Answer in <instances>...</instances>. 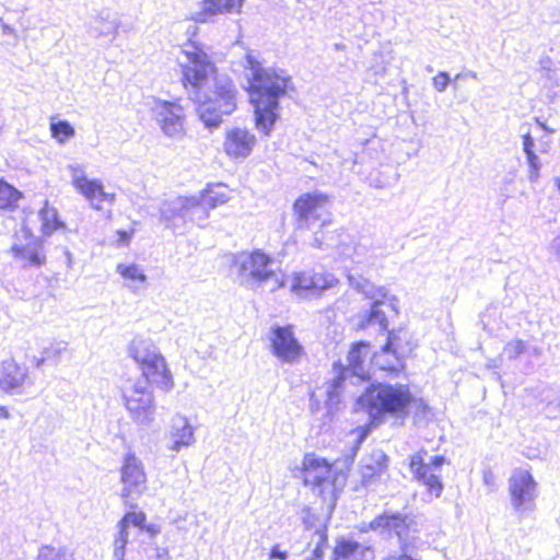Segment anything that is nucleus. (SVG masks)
<instances>
[{
	"instance_id": "2f4dec72",
	"label": "nucleus",
	"mask_w": 560,
	"mask_h": 560,
	"mask_svg": "<svg viewBox=\"0 0 560 560\" xmlns=\"http://www.w3.org/2000/svg\"><path fill=\"white\" fill-rule=\"evenodd\" d=\"M360 548V544L352 540L341 539L334 549V560H348Z\"/></svg>"
},
{
	"instance_id": "37998d69",
	"label": "nucleus",
	"mask_w": 560,
	"mask_h": 560,
	"mask_svg": "<svg viewBox=\"0 0 560 560\" xmlns=\"http://www.w3.org/2000/svg\"><path fill=\"white\" fill-rule=\"evenodd\" d=\"M483 483L491 490L495 488V477L490 469L483 471Z\"/></svg>"
},
{
	"instance_id": "5701e85b",
	"label": "nucleus",
	"mask_w": 560,
	"mask_h": 560,
	"mask_svg": "<svg viewBox=\"0 0 560 560\" xmlns=\"http://www.w3.org/2000/svg\"><path fill=\"white\" fill-rule=\"evenodd\" d=\"M40 231L43 235H51L58 231H65L66 223L60 219L58 210L47 200L38 211Z\"/></svg>"
},
{
	"instance_id": "0eeeda50",
	"label": "nucleus",
	"mask_w": 560,
	"mask_h": 560,
	"mask_svg": "<svg viewBox=\"0 0 560 560\" xmlns=\"http://www.w3.org/2000/svg\"><path fill=\"white\" fill-rule=\"evenodd\" d=\"M331 197L323 191L313 190L299 195L292 203V213L301 228L319 223L320 228L331 223Z\"/></svg>"
},
{
	"instance_id": "c9c22d12",
	"label": "nucleus",
	"mask_w": 560,
	"mask_h": 560,
	"mask_svg": "<svg viewBox=\"0 0 560 560\" xmlns=\"http://www.w3.org/2000/svg\"><path fill=\"white\" fill-rule=\"evenodd\" d=\"M526 342L516 339L508 342L503 349V354H505L510 360H514L518 358L522 353L526 351Z\"/></svg>"
},
{
	"instance_id": "864d4df0",
	"label": "nucleus",
	"mask_w": 560,
	"mask_h": 560,
	"mask_svg": "<svg viewBox=\"0 0 560 560\" xmlns=\"http://www.w3.org/2000/svg\"><path fill=\"white\" fill-rule=\"evenodd\" d=\"M557 182H558V188L560 190V178Z\"/></svg>"
},
{
	"instance_id": "f8f14e48",
	"label": "nucleus",
	"mask_w": 560,
	"mask_h": 560,
	"mask_svg": "<svg viewBox=\"0 0 560 560\" xmlns=\"http://www.w3.org/2000/svg\"><path fill=\"white\" fill-rule=\"evenodd\" d=\"M511 504L518 513L533 511L538 495L537 482L533 475L522 468L512 471L509 478Z\"/></svg>"
},
{
	"instance_id": "9d476101",
	"label": "nucleus",
	"mask_w": 560,
	"mask_h": 560,
	"mask_svg": "<svg viewBox=\"0 0 560 560\" xmlns=\"http://www.w3.org/2000/svg\"><path fill=\"white\" fill-rule=\"evenodd\" d=\"M236 89L231 80L215 79L209 93L201 96L198 101V114L207 126H217L220 122V115L209 110L208 103H212L224 112H230L235 107Z\"/></svg>"
},
{
	"instance_id": "a18cd8bd",
	"label": "nucleus",
	"mask_w": 560,
	"mask_h": 560,
	"mask_svg": "<svg viewBox=\"0 0 560 560\" xmlns=\"http://www.w3.org/2000/svg\"><path fill=\"white\" fill-rule=\"evenodd\" d=\"M10 417V412L5 406H0V419H8Z\"/></svg>"
},
{
	"instance_id": "603ef678",
	"label": "nucleus",
	"mask_w": 560,
	"mask_h": 560,
	"mask_svg": "<svg viewBox=\"0 0 560 560\" xmlns=\"http://www.w3.org/2000/svg\"><path fill=\"white\" fill-rule=\"evenodd\" d=\"M460 77H462L460 74H457L455 78V81L458 80Z\"/></svg>"
},
{
	"instance_id": "de8ad7c7",
	"label": "nucleus",
	"mask_w": 560,
	"mask_h": 560,
	"mask_svg": "<svg viewBox=\"0 0 560 560\" xmlns=\"http://www.w3.org/2000/svg\"><path fill=\"white\" fill-rule=\"evenodd\" d=\"M548 417H556L557 415L551 410V402H548Z\"/></svg>"
},
{
	"instance_id": "423d86ee",
	"label": "nucleus",
	"mask_w": 560,
	"mask_h": 560,
	"mask_svg": "<svg viewBox=\"0 0 560 560\" xmlns=\"http://www.w3.org/2000/svg\"><path fill=\"white\" fill-rule=\"evenodd\" d=\"M270 353L283 364H296L306 357L303 342L293 324H273L267 334Z\"/></svg>"
},
{
	"instance_id": "b1692460",
	"label": "nucleus",
	"mask_w": 560,
	"mask_h": 560,
	"mask_svg": "<svg viewBox=\"0 0 560 560\" xmlns=\"http://www.w3.org/2000/svg\"><path fill=\"white\" fill-rule=\"evenodd\" d=\"M24 195L4 178H0V210L13 211L19 207Z\"/></svg>"
},
{
	"instance_id": "a211bd4d",
	"label": "nucleus",
	"mask_w": 560,
	"mask_h": 560,
	"mask_svg": "<svg viewBox=\"0 0 560 560\" xmlns=\"http://www.w3.org/2000/svg\"><path fill=\"white\" fill-rule=\"evenodd\" d=\"M10 252L24 267H42L46 262L44 242L36 236L28 237L25 244L12 245Z\"/></svg>"
},
{
	"instance_id": "a878e982",
	"label": "nucleus",
	"mask_w": 560,
	"mask_h": 560,
	"mask_svg": "<svg viewBox=\"0 0 560 560\" xmlns=\"http://www.w3.org/2000/svg\"><path fill=\"white\" fill-rule=\"evenodd\" d=\"M244 0H202V11L208 14L240 12Z\"/></svg>"
},
{
	"instance_id": "2eb2a0df",
	"label": "nucleus",
	"mask_w": 560,
	"mask_h": 560,
	"mask_svg": "<svg viewBox=\"0 0 560 560\" xmlns=\"http://www.w3.org/2000/svg\"><path fill=\"white\" fill-rule=\"evenodd\" d=\"M72 186L81 194L95 209H101L103 203L112 205L115 201V194L105 190L100 179L89 178L78 167L72 170Z\"/></svg>"
},
{
	"instance_id": "bb28decb",
	"label": "nucleus",
	"mask_w": 560,
	"mask_h": 560,
	"mask_svg": "<svg viewBox=\"0 0 560 560\" xmlns=\"http://www.w3.org/2000/svg\"><path fill=\"white\" fill-rule=\"evenodd\" d=\"M49 129L51 137L59 143L66 142L75 133V130L70 122L67 120H55V118L50 119Z\"/></svg>"
},
{
	"instance_id": "7ed1b4c3",
	"label": "nucleus",
	"mask_w": 560,
	"mask_h": 560,
	"mask_svg": "<svg viewBox=\"0 0 560 560\" xmlns=\"http://www.w3.org/2000/svg\"><path fill=\"white\" fill-rule=\"evenodd\" d=\"M188 45L191 49L183 50L187 62L180 65V83L198 102L209 93L219 71L202 46L196 42H189Z\"/></svg>"
},
{
	"instance_id": "8fccbe9b",
	"label": "nucleus",
	"mask_w": 560,
	"mask_h": 560,
	"mask_svg": "<svg viewBox=\"0 0 560 560\" xmlns=\"http://www.w3.org/2000/svg\"><path fill=\"white\" fill-rule=\"evenodd\" d=\"M535 354H539V350L537 348L534 349Z\"/></svg>"
},
{
	"instance_id": "f03ea898",
	"label": "nucleus",
	"mask_w": 560,
	"mask_h": 560,
	"mask_svg": "<svg viewBox=\"0 0 560 560\" xmlns=\"http://www.w3.org/2000/svg\"><path fill=\"white\" fill-rule=\"evenodd\" d=\"M358 402L368 415L384 422L387 415L405 417L413 402V396L407 386L375 383L364 390Z\"/></svg>"
},
{
	"instance_id": "f3484780",
	"label": "nucleus",
	"mask_w": 560,
	"mask_h": 560,
	"mask_svg": "<svg viewBox=\"0 0 560 560\" xmlns=\"http://www.w3.org/2000/svg\"><path fill=\"white\" fill-rule=\"evenodd\" d=\"M256 144V137L247 129L232 128L226 131L223 150L231 159L247 158Z\"/></svg>"
},
{
	"instance_id": "4468645a",
	"label": "nucleus",
	"mask_w": 560,
	"mask_h": 560,
	"mask_svg": "<svg viewBox=\"0 0 560 560\" xmlns=\"http://www.w3.org/2000/svg\"><path fill=\"white\" fill-rule=\"evenodd\" d=\"M151 387H147L141 381L128 383L122 387L125 407L136 421L145 422L151 419L153 412V396Z\"/></svg>"
},
{
	"instance_id": "aec40b11",
	"label": "nucleus",
	"mask_w": 560,
	"mask_h": 560,
	"mask_svg": "<svg viewBox=\"0 0 560 560\" xmlns=\"http://www.w3.org/2000/svg\"><path fill=\"white\" fill-rule=\"evenodd\" d=\"M445 463L443 455L430 456L428 462L422 457V485L427 487L430 498H439L443 491V482L441 480L440 470Z\"/></svg>"
},
{
	"instance_id": "9b49d317",
	"label": "nucleus",
	"mask_w": 560,
	"mask_h": 560,
	"mask_svg": "<svg viewBox=\"0 0 560 560\" xmlns=\"http://www.w3.org/2000/svg\"><path fill=\"white\" fill-rule=\"evenodd\" d=\"M119 472L122 485L120 498L125 505L132 506V501L141 497L148 489L143 464L133 453H128L124 457Z\"/></svg>"
},
{
	"instance_id": "58836bf2",
	"label": "nucleus",
	"mask_w": 560,
	"mask_h": 560,
	"mask_svg": "<svg viewBox=\"0 0 560 560\" xmlns=\"http://www.w3.org/2000/svg\"><path fill=\"white\" fill-rule=\"evenodd\" d=\"M432 83L436 91L443 92L451 83L450 74L445 71H441L435 77H433Z\"/></svg>"
},
{
	"instance_id": "473e14b6",
	"label": "nucleus",
	"mask_w": 560,
	"mask_h": 560,
	"mask_svg": "<svg viewBox=\"0 0 560 560\" xmlns=\"http://www.w3.org/2000/svg\"><path fill=\"white\" fill-rule=\"evenodd\" d=\"M334 368L336 371V376L331 380L329 394L338 395L340 389L343 387L345 382L352 373L342 363H335Z\"/></svg>"
},
{
	"instance_id": "20e7f679",
	"label": "nucleus",
	"mask_w": 560,
	"mask_h": 560,
	"mask_svg": "<svg viewBox=\"0 0 560 560\" xmlns=\"http://www.w3.org/2000/svg\"><path fill=\"white\" fill-rule=\"evenodd\" d=\"M129 354L140 370L139 381L145 384L147 387H155L164 392L173 388L172 372L165 358L160 352L150 351L145 342L141 340L130 345Z\"/></svg>"
},
{
	"instance_id": "72a5a7b5",
	"label": "nucleus",
	"mask_w": 560,
	"mask_h": 560,
	"mask_svg": "<svg viewBox=\"0 0 560 560\" xmlns=\"http://www.w3.org/2000/svg\"><path fill=\"white\" fill-rule=\"evenodd\" d=\"M314 536H316V545L308 560H322L328 545L327 529L325 527L317 528L314 532Z\"/></svg>"
},
{
	"instance_id": "39448f33",
	"label": "nucleus",
	"mask_w": 560,
	"mask_h": 560,
	"mask_svg": "<svg viewBox=\"0 0 560 560\" xmlns=\"http://www.w3.org/2000/svg\"><path fill=\"white\" fill-rule=\"evenodd\" d=\"M272 264L273 257L259 248L242 250L232 257V267L241 278L257 284L275 281V289L284 288L285 279L284 277H278L277 272L271 268Z\"/></svg>"
},
{
	"instance_id": "c85d7f7f",
	"label": "nucleus",
	"mask_w": 560,
	"mask_h": 560,
	"mask_svg": "<svg viewBox=\"0 0 560 560\" xmlns=\"http://www.w3.org/2000/svg\"><path fill=\"white\" fill-rule=\"evenodd\" d=\"M290 290L295 294L312 293L311 272H296L292 276Z\"/></svg>"
},
{
	"instance_id": "c03bdc74",
	"label": "nucleus",
	"mask_w": 560,
	"mask_h": 560,
	"mask_svg": "<svg viewBox=\"0 0 560 560\" xmlns=\"http://www.w3.org/2000/svg\"><path fill=\"white\" fill-rule=\"evenodd\" d=\"M550 248L560 259V237H557L551 242Z\"/></svg>"
},
{
	"instance_id": "7c9ffc66",
	"label": "nucleus",
	"mask_w": 560,
	"mask_h": 560,
	"mask_svg": "<svg viewBox=\"0 0 560 560\" xmlns=\"http://www.w3.org/2000/svg\"><path fill=\"white\" fill-rule=\"evenodd\" d=\"M116 270L125 280L131 282L143 283L147 280V276L143 270L135 264H119L117 265Z\"/></svg>"
},
{
	"instance_id": "3c124183",
	"label": "nucleus",
	"mask_w": 560,
	"mask_h": 560,
	"mask_svg": "<svg viewBox=\"0 0 560 560\" xmlns=\"http://www.w3.org/2000/svg\"><path fill=\"white\" fill-rule=\"evenodd\" d=\"M336 47H337L338 49L343 48V46H342V45H336Z\"/></svg>"
},
{
	"instance_id": "f704fd0d",
	"label": "nucleus",
	"mask_w": 560,
	"mask_h": 560,
	"mask_svg": "<svg viewBox=\"0 0 560 560\" xmlns=\"http://www.w3.org/2000/svg\"><path fill=\"white\" fill-rule=\"evenodd\" d=\"M385 468V456L378 454L363 466V471H366L368 479L378 475Z\"/></svg>"
},
{
	"instance_id": "393cba45",
	"label": "nucleus",
	"mask_w": 560,
	"mask_h": 560,
	"mask_svg": "<svg viewBox=\"0 0 560 560\" xmlns=\"http://www.w3.org/2000/svg\"><path fill=\"white\" fill-rule=\"evenodd\" d=\"M406 517L400 514L384 513L377 516L372 523L371 528L395 532L398 535L407 528Z\"/></svg>"
},
{
	"instance_id": "ea45409f",
	"label": "nucleus",
	"mask_w": 560,
	"mask_h": 560,
	"mask_svg": "<svg viewBox=\"0 0 560 560\" xmlns=\"http://www.w3.org/2000/svg\"><path fill=\"white\" fill-rule=\"evenodd\" d=\"M526 158H527V162H528V165H529V168H530V171H529V179L532 182H534L538 177V172H539V168H540L539 159L535 154V152H530V154L526 155Z\"/></svg>"
},
{
	"instance_id": "cd10ccee",
	"label": "nucleus",
	"mask_w": 560,
	"mask_h": 560,
	"mask_svg": "<svg viewBox=\"0 0 560 560\" xmlns=\"http://www.w3.org/2000/svg\"><path fill=\"white\" fill-rule=\"evenodd\" d=\"M192 441V428L188 424H183L180 428L173 431L171 448L174 451H179L182 447L190 445Z\"/></svg>"
},
{
	"instance_id": "ddd939ff",
	"label": "nucleus",
	"mask_w": 560,
	"mask_h": 560,
	"mask_svg": "<svg viewBox=\"0 0 560 560\" xmlns=\"http://www.w3.org/2000/svg\"><path fill=\"white\" fill-rule=\"evenodd\" d=\"M131 510L127 511L117 523V535L114 538L113 555L116 560H125V550L129 540V527H137L141 532L148 533L150 536H155L160 533L159 526L148 524L147 514L132 504Z\"/></svg>"
},
{
	"instance_id": "f257e3e1",
	"label": "nucleus",
	"mask_w": 560,
	"mask_h": 560,
	"mask_svg": "<svg viewBox=\"0 0 560 560\" xmlns=\"http://www.w3.org/2000/svg\"><path fill=\"white\" fill-rule=\"evenodd\" d=\"M250 74L246 92L253 106L256 128L269 136L279 118V100L294 90L292 78L283 70L266 68L248 58Z\"/></svg>"
},
{
	"instance_id": "412c9836",
	"label": "nucleus",
	"mask_w": 560,
	"mask_h": 560,
	"mask_svg": "<svg viewBox=\"0 0 560 560\" xmlns=\"http://www.w3.org/2000/svg\"><path fill=\"white\" fill-rule=\"evenodd\" d=\"M160 106V126L167 136H178L184 132L183 108L176 103L163 101Z\"/></svg>"
},
{
	"instance_id": "4c0bfd02",
	"label": "nucleus",
	"mask_w": 560,
	"mask_h": 560,
	"mask_svg": "<svg viewBox=\"0 0 560 560\" xmlns=\"http://www.w3.org/2000/svg\"><path fill=\"white\" fill-rule=\"evenodd\" d=\"M135 225L136 223H133L129 230H118L116 232L117 240L115 242V245L117 247L128 246L130 244L136 231Z\"/></svg>"
},
{
	"instance_id": "a19ab883",
	"label": "nucleus",
	"mask_w": 560,
	"mask_h": 560,
	"mask_svg": "<svg viewBox=\"0 0 560 560\" xmlns=\"http://www.w3.org/2000/svg\"><path fill=\"white\" fill-rule=\"evenodd\" d=\"M523 150L526 155L530 154V152H534V139L529 132L523 136Z\"/></svg>"
},
{
	"instance_id": "e433bc0d",
	"label": "nucleus",
	"mask_w": 560,
	"mask_h": 560,
	"mask_svg": "<svg viewBox=\"0 0 560 560\" xmlns=\"http://www.w3.org/2000/svg\"><path fill=\"white\" fill-rule=\"evenodd\" d=\"M368 416H369L368 423L359 428V440H358L359 443H361L373 429L377 428L378 425H381L383 423L381 420L375 419L376 418L375 416H373V415H368Z\"/></svg>"
},
{
	"instance_id": "6ab92c4d",
	"label": "nucleus",
	"mask_w": 560,
	"mask_h": 560,
	"mask_svg": "<svg viewBox=\"0 0 560 560\" xmlns=\"http://www.w3.org/2000/svg\"><path fill=\"white\" fill-rule=\"evenodd\" d=\"M28 380L27 369L20 365L13 358L0 362V389L13 393L24 386Z\"/></svg>"
},
{
	"instance_id": "09e8293b",
	"label": "nucleus",
	"mask_w": 560,
	"mask_h": 560,
	"mask_svg": "<svg viewBox=\"0 0 560 560\" xmlns=\"http://www.w3.org/2000/svg\"><path fill=\"white\" fill-rule=\"evenodd\" d=\"M427 408H428V407H427V405H424V404L422 402V409H421V412H422V420H423V419L425 418V416H427Z\"/></svg>"
},
{
	"instance_id": "1a4fd4ad",
	"label": "nucleus",
	"mask_w": 560,
	"mask_h": 560,
	"mask_svg": "<svg viewBox=\"0 0 560 560\" xmlns=\"http://www.w3.org/2000/svg\"><path fill=\"white\" fill-rule=\"evenodd\" d=\"M334 463L310 452L304 454L301 465L296 468L299 478L305 487L317 489L320 494L327 486L334 487L336 470Z\"/></svg>"
},
{
	"instance_id": "49530a36",
	"label": "nucleus",
	"mask_w": 560,
	"mask_h": 560,
	"mask_svg": "<svg viewBox=\"0 0 560 560\" xmlns=\"http://www.w3.org/2000/svg\"><path fill=\"white\" fill-rule=\"evenodd\" d=\"M536 120H537V124L540 126L541 129L546 130L547 132H553V129H549L546 125L540 122L538 118Z\"/></svg>"
},
{
	"instance_id": "79ce46f5",
	"label": "nucleus",
	"mask_w": 560,
	"mask_h": 560,
	"mask_svg": "<svg viewBox=\"0 0 560 560\" xmlns=\"http://www.w3.org/2000/svg\"><path fill=\"white\" fill-rule=\"evenodd\" d=\"M270 559H279V560H285L288 558V552L280 550L279 545H275L271 547L269 552Z\"/></svg>"
},
{
	"instance_id": "dca6fc26",
	"label": "nucleus",
	"mask_w": 560,
	"mask_h": 560,
	"mask_svg": "<svg viewBox=\"0 0 560 560\" xmlns=\"http://www.w3.org/2000/svg\"><path fill=\"white\" fill-rule=\"evenodd\" d=\"M231 198V189L222 183L209 184L200 194L198 199H192L184 206L186 211L191 213L201 211L207 214L208 210L226 203Z\"/></svg>"
},
{
	"instance_id": "6e6552de",
	"label": "nucleus",
	"mask_w": 560,
	"mask_h": 560,
	"mask_svg": "<svg viewBox=\"0 0 560 560\" xmlns=\"http://www.w3.org/2000/svg\"><path fill=\"white\" fill-rule=\"evenodd\" d=\"M380 304H381L380 302H375L372 305L371 310L361 318V320L359 323V327L361 329H365L374 323H377L380 325L382 332L385 334L387 338H386V342L384 343V346L381 348L380 351H377L378 354H374L372 361L381 370L393 371L396 368L395 363L394 362H385V361L381 360L382 359L381 357L386 353H394V355L397 360V359H399L398 358L399 353L406 352L407 350H409V343L407 341L402 342L396 332L388 330V322H387L385 314L378 310Z\"/></svg>"
},
{
	"instance_id": "4be33fe9",
	"label": "nucleus",
	"mask_w": 560,
	"mask_h": 560,
	"mask_svg": "<svg viewBox=\"0 0 560 560\" xmlns=\"http://www.w3.org/2000/svg\"><path fill=\"white\" fill-rule=\"evenodd\" d=\"M371 352V346L368 342L359 341L351 346L348 352V370L362 381H369L365 373L366 357Z\"/></svg>"
},
{
	"instance_id": "c756f323",
	"label": "nucleus",
	"mask_w": 560,
	"mask_h": 560,
	"mask_svg": "<svg viewBox=\"0 0 560 560\" xmlns=\"http://www.w3.org/2000/svg\"><path fill=\"white\" fill-rule=\"evenodd\" d=\"M312 293H320L327 290L337 282L336 279L326 271H312Z\"/></svg>"
}]
</instances>
